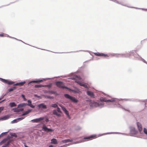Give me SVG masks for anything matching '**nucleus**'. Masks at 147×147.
Returning a JSON list of instances; mask_svg holds the SVG:
<instances>
[{"mask_svg":"<svg viewBox=\"0 0 147 147\" xmlns=\"http://www.w3.org/2000/svg\"><path fill=\"white\" fill-rule=\"evenodd\" d=\"M27 105V104H26L24 103L20 104L18 105L17 108L14 109L13 110L14 111V112H15L22 111L23 110V109L22 108L20 109V108L24 107Z\"/></svg>","mask_w":147,"mask_h":147,"instance_id":"1","label":"nucleus"},{"mask_svg":"<svg viewBox=\"0 0 147 147\" xmlns=\"http://www.w3.org/2000/svg\"><path fill=\"white\" fill-rule=\"evenodd\" d=\"M56 84L57 86L59 88H66L69 89V88L64 86V84L63 82L60 81H58L56 82Z\"/></svg>","mask_w":147,"mask_h":147,"instance_id":"2","label":"nucleus"},{"mask_svg":"<svg viewBox=\"0 0 147 147\" xmlns=\"http://www.w3.org/2000/svg\"><path fill=\"white\" fill-rule=\"evenodd\" d=\"M64 96L67 98L71 100L73 102H77L78 101L74 97H72L68 94H64Z\"/></svg>","mask_w":147,"mask_h":147,"instance_id":"3","label":"nucleus"},{"mask_svg":"<svg viewBox=\"0 0 147 147\" xmlns=\"http://www.w3.org/2000/svg\"><path fill=\"white\" fill-rule=\"evenodd\" d=\"M95 55L98 56H102L104 57L107 58L109 57V56L107 54H104L102 53H94Z\"/></svg>","mask_w":147,"mask_h":147,"instance_id":"4","label":"nucleus"},{"mask_svg":"<svg viewBox=\"0 0 147 147\" xmlns=\"http://www.w3.org/2000/svg\"><path fill=\"white\" fill-rule=\"evenodd\" d=\"M0 80L2 82L9 85L12 84L14 83L13 82L9 81L7 80H5L1 78H0Z\"/></svg>","mask_w":147,"mask_h":147,"instance_id":"5","label":"nucleus"},{"mask_svg":"<svg viewBox=\"0 0 147 147\" xmlns=\"http://www.w3.org/2000/svg\"><path fill=\"white\" fill-rule=\"evenodd\" d=\"M44 119V117H41L39 118L34 119L32 120V121L34 123H39Z\"/></svg>","mask_w":147,"mask_h":147,"instance_id":"6","label":"nucleus"},{"mask_svg":"<svg viewBox=\"0 0 147 147\" xmlns=\"http://www.w3.org/2000/svg\"><path fill=\"white\" fill-rule=\"evenodd\" d=\"M42 129L47 132L53 131V130L52 129L48 128L45 125H44L42 127Z\"/></svg>","mask_w":147,"mask_h":147,"instance_id":"7","label":"nucleus"},{"mask_svg":"<svg viewBox=\"0 0 147 147\" xmlns=\"http://www.w3.org/2000/svg\"><path fill=\"white\" fill-rule=\"evenodd\" d=\"M96 136V135H92L88 137H85L84 138V139H89V140H91L93 139H95L97 138Z\"/></svg>","mask_w":147,"mask_h":147,"instance_id":"8","label":"nucleus"},{"mask_svg":"<svg viewBox=\"0 0 147 147\" xmlns=\"http://www.w3.org/2000/svg\"><path fill=\"white\" fill-rule=\"evenodd\" d=\"M38 107L39 109H46L47 108V106L43 103H41L38 105Z\"/></svg>","mask_w":147,"mask_h":147,"instance_id":"9","label":"nucleus"},{"mask_svg":"<svg viewBox=\"0 0 147 147\" xmlns=\"http://www.w3.org/2000/svg\"><path fill=\"white\" fill-rule=\"evenodd\" d=\"M90 105L91 106L96 107L99 106V104L98 103L93 101L90 103Z\"/></svg>","mask_w":147,"mask_h":147,"instance_id":"10","label":"nucleus"},{"mask_svg":"<svg viewBox=\"0 0 147 147\" xmlns=\"http://www.w3.org/2000/svg\"><path fill=\"white\" fill-rule=\"evenodd\" d=\"M24 118V117H21L20 118H17L16 119H14L11 121V123H16L18 122V121H21Z\"/></svg>","mask_w":147,"mask_h":147,"instance_id":"11","label":"nucleus"},{"mask_svg":"<svg viewBox=\"0 0 147 147\" xmlns=\"http://www.w3.org/2000/svg\"><path fill=\"white\" fill-rule=\"evenodd\" d=\"M87 94L91 97L93 98H94V94L92 92L88 91H87Z\"/></svg>","mask_w":147,"mask_h":147,"instance_id":"12","label":"nucleus"},{"mask_svg":"<svg viewBox=\"0 0 147 147\" xmlns=\"http://www.w3.org/2000/svg\"><path fill=\"white\" fill-rule=\"evenodd\" d=\"M137 125L139 131L140 132L142 130V125L139 123H137Z\"/></svg>","mask_w":147,"mask_h":147,"instance_id":"13","label":"nucleus"},{"mask_svg":"<svg viewBox=\"0 0 147 147\" xmlns=\"http://www.w3.org/2000/svg\"><path fill=\"white\" fill-rule=\"evenodd\" d=\"M63 111H64L66 115L67 116V117L69 118L70 119V116L69 114V113H68V111L66 110V109L65 108H63Z\"/></svg>","mask_w":147,"mask_h":147,"instance_id":"14","label":"nucleus"},{"mask_svg":"<svg viewBox=\"0 0 147 147\" xmlns=\"http://www.w3.org/2000/svg\"><path fill=\"white\" fill-rule=\"evenodd\" d=\"M131 132L133 134H136L137 131L134 127H131L130 128Z\"/></svg>","mask_w":147,"mask_h":147,"instance_id":"15","label":"nucleus"},{"mask_svg":"<svg viewBox=\"0 0 147 147\" xmlns=\"http://www.w3.org/2000/svg\"><path fill=\"white\" fill-rule=\"evenodd\" d=\"M51 144H57V140L55 138H53L51 140Z\"/></svg>","mask_w":147,"mask_h":147,"instance_id":"16","label":"nucleus"},{"mask_svg":"<svg viewBox=\"0 0 147 147\" xmlns=\"http://www.w3.org/2000/svg\"><path fill=\"white\" fill-rule=\"evenodd\" d=\"M53 114L59 117H61V114L57 113V111L56 110H54L53 111Z\"/></svg>","mask_w":147,"mask_h":147,"instance_id":"17","label":"nucleus"},{"mask_svg":"<svg viewBox=\"0 0 147 147\" xmlns=\"http://www.w3.org/2000/svg\"><path fill=\"white\" fill-rule=\"evenodd\" d=\"M72 141H73L72 140L67 139V140H63L61 141V142L63 143H67V142H72Z\"/></svg>","mask_w":147,"mask_h":147,"instance_id":"18","label":"nucleus"},{"mask_svg":"<svg viewBox=\"0 0 147 147\" xmlns=\"http://www.w3.org/2000/svg\"><path fill=\"white\" fill-rule=\"evenodd\" d=\"M43 81L42 80H36V81H33L31 82H30L29 83H28V84H30L32 82L35 83H40L41 82Z\"/></svg>","mask_w":147,"mask_h":147,"instance_id":"19","label":"nucleus"},{"mask_svg":"<svg viewBox=\"0 0 147 147\" xmlns=\"http://www.w3.org/2000/svg\"><path fill=\"white\" fill-rule=\"evenodd\" d=\"M8 137H7V138H5L2 141H1L0 142V145H1L2 144H4V143H5L8 140Z\"/></svg>","mask_w":147,"mask_h":147,"instance_id":"20","label":"nucleus"},{"mask_svg":"<svg viewBox=\"0 0 147 147\" xmlns=\"http://www.w3.org/2000/svg\"><path fill=\"white\" fill-rule=\"evenodd\" d=\"M10 134L11 135V137L8 136L7 137H8V138H8V139L12 138V136L15 137H17V135L15 133H11Z\"/></svg>","mask_w":147,"mask_h":147,"instance_id":"21","label":"nucleus"},{"mask_svg":"<svg viewBox=\"0 0 147 147\" xmlns=\"http://www.w3.org/2000/svg\"><path fill=\"white\" fill-rule=\"evenodd\" d=\"M28 106H30L32 108H34V106L32 104L30 100H28Z\"/></svg>","mask_w":147,"mask_h":147,"instance_id":"22","label":"nucleus"},{"mask_svg":"<svg viewBox=\"0 0 147 147\" xmlns=\"http://www.w3.org/2000/svg\"><path fill=\"white\" fill-rule=\"evenodd\" d=\"M9 105L11 107H16V105L14 102H13L10 103L9 104Z\"/></svg>","mask_w":147,"mask_h":147,"instance_id":"23","label":"nucleus"},{"mask_svg":"<svg viewBox=\"0 0 147 147\" xmlns=\"http://www.w3.org/2000/svg\"><path fill=\"white\" fill-rule=\"evenodd\" d=\"M24 82H20L17 83L16 84H15V85L17 86H22L23 84H24Z\"/></svg>","mask_w":147,"mask_h":147,"instance_id":"24","label":"nucleus"},{"mask_svg":"<svg viewBox=\"0 0 147 147\" xmlns=\"http://www.w3.org/2000/svg\"><path fill=\"white\" fill-rule=\"evenodd\" d=\"M10 142L8 141L7 143L5 144L2 147H7L9 144Z\"/></svg>","mask_w":147,"mask_h":147,"instance_id":"25","label":"nucleus"},{"mask_svg":"<svg viewBox=\"0 0 147 147\" xmlns=\"http://www.w3.org/2000/svg\"><path fill=\"white\" fill-rule=\"evenodd\" d=\"M115 101V100L114 99H112L110 100H107V102H113Z\"/></svg>","mask_w":147,"mask_h":147,"instance_id":"26","label":"nucleus"},{"mask_svg":"<svg viewBox=\"0 0 147 147\" xmlns=\"http://www.w3.org/2000/svg\"><path fill=\"white\" fill-rule=\"evenodd\" d=\"M44 86L42 85H36L35 86V87L36 88H41L42 87H44Z\"/></svg>","mask_w":147,"mask_h":147,"instance_id":"27","label":"nucleus"},{"mask_svg":"<svg viewBox=\"0 0 147 147\" xmlns=\"http://www.w3.org/2000/svg\"><path fill=\"white\" fill-rule=\"evenodd\" d=\"M51 106L52 107L54 108H57L58 107V105L56 104H53L51 105Z\"/></svg>","mask_w":147,"mask_h":147,"instance_id":"28","label":"nucleus"},{"mask_svg":"<svg viewBox=\"0 0 147 147\" xmlns=\"http://www.w3.org/2000/svg\"><path fill=\"white\" fill-rule=\"evenodd\" d=\"M75 82L78 83L81 86H82V84H83L82 83L80 82L79 81H78L77 80H76V81H75Z\"/></svg>","mask_w":147,"mask_h":147,"instance_id":"29","label":"nucleus"},{"mask_svg":"<svg viewBox=\"0 0 147 147\" xmlns=\"http://www.w3.org/2000/svg\"><path fill=\"white\" fill-rule=\"evenodd\" d=\"M100 100L101 102H107V100H106L105 98H100Z\"/></svg>","mask_w":147,"mask_h":147,"instance_id":"30","label":"nucleus"},{"mask_svg":"<svg viewBox=\"0 0 147 147\" xmlns=\"http://www.w3.org/2000/svg\"><path fill=\"white\" fill-rule=\"evenodd\" d=\"M15 89V88L14 87L9 89L8 90L9 92H11L13 91Z\"/></svg>","mask_w":147,"mask_h":147,"instance_id":"31","label":"nucleus"},{"mask_svg":"<svg viewBox=\"0 0 147 147\" xmlns=\"http://www.w3.org/2000/svg\"><path fill=\"white\" fill-rule=\"evenodd\" d=\"M57 111L58 112L60 113H62V112L61 111L59 108L58 107H57Z\"/></svg>","mask_w":147,"mask_h":147,"instance_id":"32","label":"nucleus"},{"mask_svg":"<svg viewBox=\"0 0 147 147\" xmlns=\"http://www.w3.org/2000/svg\"><path fill=\"white\" fill-rule=\"evenodd\" d=\"M144 132L145 134H147V129L146 128H144Z\"/></svg>","mask_w":147,"mask_h":147,"instance_id":"33","label":"nucleus"},{"mask_svg":"<svg viewBox=\"0 0 147 147\" xmlns=\"http://www.w3.org/2000/svg\"><path fill=\"white\" fill-rule=\"evenodd\" d=\"M8 118L7 116H5L2 118L3 120H5L7 119Z\"/></svg>","mask_w":147,"mask_h":147,"instance_id":"34","label":"nucleus"},{"mask_svg":"<svg viewBox=\"0 0 147 147\" xmlns=\"http://www.w3.org/2000/svg\"><path fill=\"white\" fill-rule=\"evenodd\" d=\"M82 86H83L84 87L86 88H88V86L87 85L85 84H83L82 85Z\"/></svg>","mask_w":147,"mask_h":147,"instance_id":"35","label":"nucleus"},{"mask_svg":"<svg viewBox=\"0 0 147 147\" xmlns=\"http://www.w3.org/2000/svg\"><path fill=\"white\" fill-rule=\"evenodd\" d=\"M21 96L23 98L24 100V101H26V99L25 98V96L23 94H22Z\"/></svg>","mask_w":147,"mask_h":147,"instance_id":"36","label":"nucleus"},{"mask_svg":"<svg viewBox=\"0 0 147 147\" xmlns=\"http://www.w3.org/2000/svg\"><path fill=\"white\" fill-rule=\"evenodd\" d=\"M28 114V111H26L25 113L22 114V116H24Z\"/></svg>","mask_w":147,"mask_h":147,"instance_id":"37","label":"nucleus"},{"mask_svg":"<svg viewBox=\"0 0 147 147\" xmlns=\"http://www.w3.org/2000/svg\"><path fill=\"white\" fill-rule=\"evenodd\" d=\"M4 108L2 107H0V113L3 109Z\"/></svg>","mask_w":147,"mask_h":147,"instance_id":"38","label":"nucleus"},{"mask_svg":"<svg viewBox=\"0 0 147 147\" xmlns=\"http://www.w3.org/2000/svg\"><path fill=\"white\" fill-rule=\"evenodd\" d=\"M59 106L61 108L62 110H63V108H65L63 106H62V105H59Z\"/></svg>","mask_w":147,"mask_h":147,"instance_id":"39","label":"nucleus"},{"mask_svg":"<svg viewBox=\"0 0 147 147\" xmlns=\"http://www.w3.org/2000/svg\"><path fill=\"white\" fill-rule=\"evenodd\" d=\"M45 121L46 122H48L49 121V120L47 118H46L45 120Z\"/></svg>","mask_w":147,"mask_h":147,"instance_id":"40","label":"nucleus"},{"mask_svg":"<svg viewBox=\"0 0 147 147\" xmlns=\"http://www.w3.org/2000/svg\"><path fill=\"white\" fill-rule=\"evenodd\" d=\"M4 34H0V36L1 37H3L4 36Z\"/></svg>","mask_w":147,"mask_h":147,"instance_id":"41","label":"nucleus"},{"mask_svg":"<svg viewBox=\"0 0 147 147\" xmlns=\"http://www.w3.org/2000/svg\"><path fill=\"white\" fill-rule=\"evenodd\" d=\"M76 77L77 78H78L79 80H80L81 79V78L80 76L78 77L77 76H76Z\"/></svg>","mask_w":147,"mask_h":147,"instance_id":"42","label":"nucleus"},{"mask_svg":"<svg viewBox=\"0 0 147 147\" xmlns=\"http://www.w3.org/2000/svg\"><path fill=\"white\" fill-rule=\"evenodd\" d=\"M28 113H29L31 111V110L28 109Z\"/></svg>","mask_w":147,"mask_h":147,"instance_id":"43","label":"nucleus"},{"mask_svg":"<svg viewBox=\"0 0 147 147\" xmlns=\"http://www.w3.org/2000/svg\"><path fill=\"white\" fill-rule=\"evenodd\" d=\"M49 147H54L52 145H50L49 146Z\"/></svg>","mask_w":147,"mask_h":147,"instance_id":"44","label":"nucleus"},{"mask_svg":"<svg viewBox=\"0 0 147 147\" xmlns=\"http://www.w3.org/2000/svg\"><path fill=\"white\" fill-rule=\"evenodd\" d=\"M3 134H1L0 135V138L1 137L3 136Z\"/></svg>","mask_w":147,"mask_h":147,"instance_id":"45","label":"nucleus"},{"mask_svg":"<svg viewBox=\"0 0 147 147\" xmlns=\"http://www.w3.org/2000/svg\"><path fill=\"white\" fill-rule=\"evenodd\" d=\"M5 99H4V100H2V101L1 102H3L4 101H5Z\"/></svg>","mask_w":147,"mask_h":147,"instance_id":"46","label":"nucleus"},{"mask_svg":"<svg viewBox=\"0 0 147 147\" xmlns=\"http://www.w3.org/2000/svg\"><path fill=\"white\" fill-rule=\"evenodd\" d=\"M25 145V147H28V146H26L25 145Z\"/></svg>","mask_w":147,"mask_h":147,"instance_id":"47","label":"nucleus"},{"mask_svg":"<svg viewBox=\"0 0 147 147\" xmlns=\"http://www.w3.org/2000/svg\"><path fill=\"white\" fill-rule=\"evenodd\" d=\"M48 98H51V97H48Z\"/></svg>","mask_w":147,"mask_h":147,"instance_id":"48","label":"nucleus"},{"mask_svg":"<svg viewBox=\"0 0 147 147\" xmlns=\"http://www.w3.org/2000/svg\"><path fill=\"white\" fill-rule=\"evenodd\" d=\"M37 96V95H35V96Z\"/></svg>","mask_w":147,"mask_h":147,"instance_id":"49","label":"nucleus"},{"mask_svg":"<svg viewBox=\"0 0 147 147\" xmlns=\"http://www.w3.org/2000/svg\"><path fill=\"white\" fill-rule=\"evenodd\" d=\"M1 98H0V100H1Z\"/></svg>","mask_w":147,"mask_h":147,"instance_id":"50","label":"nucleus"}]
</instances>
